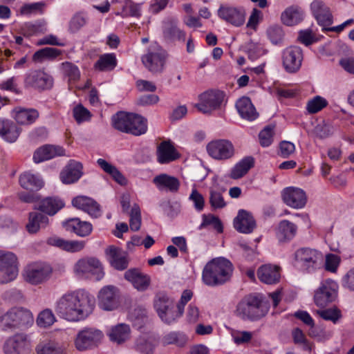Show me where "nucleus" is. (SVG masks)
<instances>
[{
  "label": "nucleus",
  "mask_w": 354,
  "mask_h": 354,
  "mask_svg": "<svg viewBox=\"0 0 354 354\" xmlns=\"http://www.w3.org/2000/svg\"><path fill=\"white\" fill-rule=\"evenodd\" d=\"M95 299L88 292L79 290L64 294L56 302L55 310L63 319L77 322L92 313Z\"/></svg>",
  "instance_id": "1"
},
{
  "label": "nucleus",
  "mask_w": 354,
  "mask_h": 354,
  "mask_svg": "<svg viewBox=\"0 0 354 354\" xmlns=\"http://www.w3.org/2000/svg\"><path fill=\"white\" fill-rule=\"evenodd\" d=\"M233 271L232 263L225 258H217L208 262L203 270V282L209 286L223 284L230 280Z\"/></svg>",
  "instance_id": "2"
},
{
  "label": "nucleus",
  "mask_w": 354,
  "mask_h": 354,
  "mask_svg": "<svg viewBox=\"0 0 354 354\" xmlns=\"http://www.w3.org/2000/svg\"><path fill=\"white\" fill-rule=\"evenodd\" d=\"M269 307L262 297L251 294L244 297L236 307V313L243 320L257 321L263 317Z\"/></svg>",
  "instance_id": "3"
},
{
  "label": "nucleus",
  "mask_w": 354,
  "mask_h": 354,
  "mask_svg": "<svg viewBox=\"0 0 354 354\" xmlns=\"http://www.w3.org/2000/svg\"><path fill=\"white\" fill-rule=\"evenodd\" d=\"M323 259L322 254L313 248H300L294 254V266L304 273H313L319 269Z\"/></svg>",
  "instance_id": "4"
},
{
  "label": "nucleus",
  "mask_w": 354,
  "mask_h": 354,
  "mask_svg": "<svg viewBox=\"0 0 354 354\" xmlns=\"http://www.w3.org/2000/svg\"><path fill=\"white\" fill-rule=\"evenodd\" d=\"M34 318L32 313L23 307H14L0 315V325L3 330L27 327L32 325Z\"/></svg>",
  "instance_id": "5"
},
{
  "label": "nucleus",
  "mask_w": 354,
  "mask_h": 354,
  "mask_svg": "<svg viewBox=\"0 0 354 354\" xmlns=\"http://www.w3.org/2000/svg\"><path fill=\"white\" fill-rule=\"evenodd\" d=\"M73 271L79 277L95 281L101 280L104 276L103 266L95 257L79 259L74 265Z\"/></svg>",
  "instance_id": "6"
},
{
  "label": "nucleus",
  "mask_w": 354,
  "mask_h": 354,
  "mask_svg": "<svg viewBox=\"0 0 354 354\" xmlns=\"http://www.w3.org/2000/svg\"><path fill=\"white\" fill-rule=\"evenodd\" d=\"M167 52L157 44H151L142 57L144 66L153 73H162L167 63Z\"/></svg>",
  "instance_id": "7"
},
{
  "label": "nucleus",
  "mask_w": 354,
  "mask_h": 354,
  "mask_svg": "<svg viewBox=\"0 0 354 354\" xmlns=\"http://www.w3.org/2000/svg\"><path fill=\"white\" fill-rule=\"evenodd\" d=\"M52 267L44 262H35L28 265L24 270V279L32 285H38L48 281L52 274Z\"/></svg>",
  "instance_id": "8"
},
{
  "label": "nucleus",
  "mask_w": 354,
  "mask_h": 354,
  "mask_svg": "<svg viewBox=\"0 0 354 354\" xmlns=\"http://www.w3.org/2000/svg\"><path fill=\"white\" fill-rule=\"evenodd\" d=\"M338 285L332 280L327 279L321 283L315 290L314 301L317 306L324 307L333 302L337 297Z\"/></svg>",
  "instance_id": "9"
},
{
  "label": "nucleus",
  "mask_w": 354,
  "mask_h": 354,
  "mask_svg": "<svg viewBox=\"0 0 354 354\" xmlns=\"http://www.w3.org/2000/svg\"><path fill=\"white\" fill-rule=\"evenodd\" d=\"M103 337L102 333L94 328H85L80 331L75 339V347L78 351H85L96 346Z\"/></svg>",
  "instance_id": "10"
},
{
  "label": "nucleus",
  "mask_w": 354,
  "mask_h": 354,
  "mask_svg": "<svg viewBox=\"0 0 354 354\" xmlns=\"http://www.w3.org/2000/svg\"><path fill=\"white\" fill-rule=\"evenodd\" d=\"M224 93L220 91H209L200 95V102L196 105L203 113H209L220 107L224 99Z\"/></svg>",
  "instance_id": "11"
},
{
  "label": "nucleus",
  "mask_w": 354,
  "mask_h": 354,
  "mask_svg": "<svg viewBox=\"0 0 354 354\" xmlns=\"http://www.w3.org/2000/svg\"><path fill=\"white\" fill-rule=\"evenodd\" d=\"M218 16L228 24L239 27L245 21V11L242 7L221 5L218 10Z\"/></svg>",
  "instance_id": "12"
},
{
  "label": "nucleus",
  "mask_w": 354,
  "mask_h": 354,
  "mask_svg": "<svg viewBox=\"0 0 354 354\" xmlns=\"http://www.w3.org/2000/svg\"><path fill=\"white\" fill-rule=\"evenodd\" d=\"M208 154L216 160H227L234 154V147L227 140H216L207 145Z\"/></svg>",
  "instance_id": "13"
},
{
  "label": "nucleus",
  "mask_w": 354,
  "mask_h": 354,
  "mask_svg": "<svg viewBox=\"0 0 354 354\" xmlns=\"http://www.w3.org/2000/svg\"><path fill=\"white\" fill-rule=\"evenodd\" d=\"M303 60V52L299 46H289L282 53V63L288 73H296L299 70Z\"/></svg>",
  "instance_id": "14"
},
{
  "label": "nucleus",
  "mask_w": 354,
  "mask_h": 354,
  "mask_svg": "<svg viewBox=\"0 0 354 354\" xmlns=\"http://www.w3.org/2000/svg\"><path fill=\"white\" fill-rule=\"evenodd\" d=\"M119 290L113 286H106L99 292V306L106 310H113L119 306Z\"/></svg>",
  "instance_id": "15"
},
{
  "label": "nucleus",
  "mask_w": 354,
  "mask_h": 354,
  "mask_svg": "<svg viewBox=\"0 0 354 354\" xmlns=\"http://www.w3.org/2000/svg\"><path fill=\"white\" fill-rule=\"evenodd\" d=\"M282 198L283 202L294 209L303 208L307 202L306 193L299 188L287 187L283 190Z\"/></svg>",
  "instance_id": "16"
},
{
  "label": "nucleus",
  "mask_w": 354,
  "mask_h": 354,
  "mask_svg": "<svg viewBox=\"0 0 354 354\" xmlns=\"http://www.w3.org/2000/svg\"><path fill=\"white\" fill-rule=\"evenodd\" d=\"M5 354H27L29 351V342L26 335L17 334L8 338L3 346Z\"/></svg>",
  "instance_id": "17"
},
{
  "label": "nucleus",
  "mask_w": 354,
  "mask_h": 354,
  "mask_svg": "<svg viewBox=\"0 0 354 354\" xmlns=\"http://www.w3.org/2000/svg\"><path fill=\"white\" fill-rule=\"evenodd\" d=\"M53 77L42 71H35L26 75L25 84L37 89H49L53 86Z\"/></svg>",
  "instance_id": "18"
},
{
  "label": "nucleus",
  "mask_w": 354,
  "mask_h": 354,
  "mask_svg": "<svg viewBox=\"0 0 354 354\" xmlns=\"http://www.w3.org/2000/svg\"><path fill=\"white\" fill-rule=\"evenodd\" d=\"M124 277L132 284L134 288L141 292L147 290L151 283L150 277L138 268H131L127 270Z\"/></svg>",
  "instance_id": "19"
},
{
  "label": "nucleus",
  "mask_w": 354,
  "mask_h": 354,
  "mask_svg": "<svg viewBox=\"0 0 354 354\" xmlns=\"http://www.w3.org/2000/svg\"><path fill=\"white\" fill-rule=\"evenodd\" d=\"M310 8L314 17L318 24L323 27V30L329 31L328 28H326V26L330 25L333 22V17L329 8L319 0L313 1Z\"/></svg>",
  "instance_id": "20"
},
{
  "label": "nucleus",
  "mask_w": 354,
  "mask_h": 354,
  "mask_svg": "<svg viewBox=\"0 0 354 354\" xmlns=\"http://www.w3.org/2000/svg\"><path fill=\"white\" fill-rule=\"evenodd\" d=\"M72 205L77 209H81L91 216L97 218L101 216L100 205L93 198L86 196H78L72 200Z\"/></svg>",
  "instance_id": "21"
},
{
  "label": "nucleus",
  "mask_w": 354,
  "mask_h": 354,
  "mask_svg": "<svg viewBox=\"0 0 354 354\" xmlns=\"http://www.w3.org/2000/svg\"><path fill=\"white\" fill-rule=\"evenodd\" d=\"M234 228L241 233H251L256 227V221L249 212L240 209L234 219Z\"/></svg>",
  "instance_id": "22"
},
{
  "label": "nucleus",
  "mask_w": 354,
  "mask_h": 354,
  "mask_svg": "<svg viewBox=\"0 0 354 354\" xmlns=\"http://www.w3.org/2000/svg\"><path fill=\"white\" fill-rule=\"evenodd\" d=\"M82 165L75 160H70L60 173V179L64 184L77 182L82 176Z\"/></svg>",
  "instance_id": "23"
},
{
  "label": "nucleus",
  "mask_w": 354,
  "mask_h": 354,
  "mask_svg": "<svg viewBox=\"0 0 354 354\" xmlns=\"http://www.w3.org/2000/svg\"><path fill=\"white\" fill-rule=\"evenodd\" d=\"M65 156V149L60 146L46 145L37 149L33 155L36 163L46 161L57 156Z\"/></svg>",
  "instance_id": "24"
},
{
  "label": "nucleus",
  "mask_w": 354,
  "mask_h": 354,
  "mask_svg": "<svg viewBox=\"0 0 354 354\" xmlns=\"http://www.w3.org/2000/svg\"><path fill=\"white\" fill-rule=\"evenodd\" d=\"M106 254L111 266L118 270H123L128 267L129 261L127 254L120 248L109 246L106 250Z\"/></svg>",
  "instance_id": "25"
},
{
  "label": "nucleus",
  "mask_w": 354,
  "mask_h": 354,
  "mask_svg": "<svg viewBox=\"0 0 354 354\" xmlns=\"http://www.w3.org/2000/svg\"><path fill=\"white\" fill-rule=\"evenodd\" d=\"M67 231L75 233L76 235L85 237L88 236L93 230L92 225L87 221H82L79 218H73L63 223Z\"/></svg>",
  "instance_id": "26"
},
{
  "label": "nucleus",
  "mask_w": 354,
  "mask_h": 354,
  "mask_svg": "<svg viewBox=\"0 0 354 354\" xmlns=\"http://www.w3.org/2000/svg\"><path fill=\"white\" fill-rule=\"evenodd\" d=\"M64 207V203L62 199L58 197L50 196L40 201L35 207V209L49 216H53Z\"/></svg>",
  "instance_id": "27"
},
{
  "label": "nucleus",
  "mask_w": 354,
  "mask_h": 354,
  "mask_svg": "<svg viewBox=\"0 0 354 354\" xmlns=\"http://www.w3.org/2000/svg\"><path fill=\"white\" fill-rule=\"evenodd\" d=\"M259 279L266 284H274L279 281V267L271 264H265L257 270Z\"/></svg>",
  "instance_id": "28"
},
{
  "label": "nucleus",
  "mask_w": 354,
  "mask_h": 354,
  "mask_svg": "<svg viewBox=\"0 0 354 354\" xmlns=\"http://www.w3.org/2000/svg\"><path fill=\"white\" fill-rule=\"evenodd\" d=\"M47 242L50 245L69 252H80L84 248L86 244L84 241H68L57 236L49 238Z\"/></svg>",
  "instance_id": "29"
},
{
  "label": "nucleus",
  "mask_w": 354,
  "mask_h": 354,
  "mask_svg": "<svg viewBox=\"0 0 354 354\" xmlns=\"http://www.w3.org/2000/svg\"><path fill=\"white\" fill-rule=\"evenodd\" d=\"M297 232V226L288 220H282L276 229V236L280 242L292 240Z\"/></svg>",
  "instance_id": "30"
},
{
  "label": "nucleus",
  "mask_w": 354,
  "mask_h": 354,
  "mask_svg": "<svg viewBox=\"0 0 354 354\" xmlns=\"http://www.w3.org/2000/svg\"><path fill=\"white\" fill-rule=\"evenodd\" d=\"M131 113L123 111L118 112L113 115L111 118L113 127L122 132L127 133H138L141 131L136 128L129 129V122L131 121Z\"/></svg>",
  "instance_id": "31"
},
{
  "label": "nucleus",
  "mask_w": 354,
  "mask_h": 354,
  "mask_svg": "<svg viewBox=\"0 0 354 354\" xmlns=\"http://www.w3.org/2000/svg\"><path fill=\"white\" fill-rule=\"evenodd\" d=\"M21 129L11 120H0V136L8 142H14L18 138Z\"/></svg>",
  "instance_id": "32"
},
{
  "label": "nucleus",
  "mask_w": 354,
  "mask_h": 354,
  "mask_svg": "<svg viewBox=\"0 0 354 354\" xmlns=\"http://www.w3.org/2000/svg\"><path fill=\"white\" fill-rule=\"evenodd\" d=\"M19 183L21 187L31 192L38 191L44 186L42 179L37 175L29 171L19 176Z\"/></svg>",
  "instance_id": "33"
},
{
  "label": "nucleus",
  "mask_w": 354,
  "mask_h": 354,
  "mask_svg": "<svg viewBox=\"0 0 354 354\" xmlns=\"http://www.w3.org/2000/svg\"><path fill=\"white\" fill-rule=\"evenodd\" d=\"M48 217L41 212H30L28 215V222L26 224V230L30 234H35L41 228L46 227L48 224Z\"/></svg>",
  "instance_id": "34"
},
{
  "label": "nucleus",
  "mask_w": 354,
  "mask_h": 354,
  "mask_svg": "<svg viewBox=\"0 0 354 354\" xmlns=\"http://www.w3.org/2000/svg\"><path fill=\"white\" fill-rule=\"evenodd\" d=\"M236 109L241 118L248 120H254L258 117L254 105L248 97H242L236 103Z\"/></svg>",
  "instance_id": "35"
},
{
  "label": "nucleus",
  "mask_w": 354,
  "mask_h": 354,
  "mask_svg": "<svg viewBox=\"0 0 354 354\" xmlns=\"http://www.w3.org/2000/svg\"><path fill=\"white\" fill-rule=\"evenodd\" d=\"M157 160L160 164L169 163L176 158V149L169 141H163L157 147Z\"/></svg>",
  "instance_id": "36"
},
{
  "label": "nucleus",
  "mask_w": 354,
  "mask_h": 354,
  "mask_svg": "<svg viewBox=\"0 0 354 354\" xmlns=\"http://www.w3.org/2000/svg\"><path fill=\"white\" fill-rule=\"evenodd\" d=\"M12 115L17 123L21 124H30L39 117V113L33 109H24L16 107L12 112Z\"/></svg>",
  "instance_id": "37"
},
{
  "label": "nucleus",
  "mask_w": 354,
  "mask_h": 354,
  "mask_svg": "<svg viewBox=\"0 0 354 354\" xmlns=\"http://www.w3.org/2000/svg\"><path fill=\"white\" fill-rule=\"evenodd\" d=\"M303 11L297 6H292L287 8L281 16L283 24L289 26L299 24L303 20Z\"/></svg>",
  "instance_id": "38"
},
{
  "label": "nucleus",
  "mask_w": 354,
  "mask_h": 354,
  "mask_svg": "<svg viewBox=\"0 0 354 354\" xmlns=\"http://www.w3.org/2000/svg\"><path fill=\"white\" fill-rule=\"evenodd\" d=\"M153 184L162 192L177 191V178L166 174H161L153 179Z\"/></svg>",
  "instance_id": "39"
},
{
  "label": "nucleus",
  "mask_w": 354,
  "mask_h": 354,
  "mask_svg": "<svg viewBox=\"0 0 354 354\" xmlns=\"http://www.w3.org/2000/svg\"><path fill=\"white\" fill-rule=\"evenodd\" d=\"M130 327L126 324H119L111 328L108 335L111 342L118 344L127 341L130 337Z\"/></svg>",
  "instance_id": "40"
},
{
  "label": "nucleus",
  "mask_w": 354,
  "mask_h": 354,
  "mask_svg": "<svg viewBox=\"0 0 354 354\" xmlns=\"http://www.w3.org/2000/svg\"><path fill=\"white\" fill-rule=\"evenodd\" d=\"M97 163L104 172L109 174L119 185H126L127 184V178L116 167L102 158H99Z\"/></svg>",
  "instance_id": "41"
},
{
  "label": "nucleus",
  "mask_w": 354,
  "mask_h": 354,
  "mask_svg": "<svg viewBox=\"0 0 354 354\" xmlns=\"http://www.w3.org/2000/svg\"><path fill=\"white\" fill-rule=\"evenodd\" d=\"M35 351L37 354H64V348L53 341H43L39 343Z\"/></svg>",
  "instance_id": "42"
},
{
  "label": "nucleus",
  "mask_w": 354,
  "mask_h": 354,
  "mask_svg": "<svg viewBox=\"0 0 354 354\" xmlns=\"http://www.w3.org/2000/svg\"><path fill=\"white\" fill-rule=\"evenodd\" d=\"M254 166V158L246 157L242 159L233 168L231 176L234 179H238L243 177Z\"/></svg>",
  "instance_id": "43"
},
{
  "label": "nucleus",
  "mask_w": 354,
  "mask_h": 354,
  "mask_svg": "<svg viewBox=\"0 0 354 354\" xmlns=\"http://www.w3.org/2000/svg\"><path fill=\"white\" fill-rule=\"evenodd\" d=\"M117 65L115 55L113 53L104 54L95 64V68L100 71H111Z\"/></svg>",
  "instance_id": "44"
},
{
  "label": "nucleus",
  "mask_w": 354,
  "mask_h": 354,
  "mask_svg": "<svg viewBox=\"0 0 354 354\" xmlns=\"http://www.w3.org/2000/svg\"><path fill=\"white\" fill-rule=\"evenodd\" d=\"M135 348L142 354H152L154 348L152 339L146 336L139 337L136 341Z\"/></svg>",
  "instance_id": "45"
},
{
  "label": "nucleus",
  "mask_w": 354,
  "mask_h": 354,
  "mask_svg": "<svg viewBox=\"0 0 354 354\" xmlns=\"http://www.w3.org/2000/svg\"><path fill=\"white\" fill-rule=\"evenodd\" d=\"M62 54V50L57 48L46 47L36 51L32 59L35 62H41L43 59H54Z\"/></svg>",
  "instance_id": "46"
},
{
  "label": "nucleus",
  "mask_w": 354,
  "mask_h": 354,
  "mask_svg": "<svg viewBox=\"0 0 354 354\" xmlns=\"http://www.w3.org/2000/svg\"><path fill=\"white\" fill-rule=\"evenodd\" d=\"M317 315L326 321L337 324L342 318V312L337 307L329 308L317 311Z\"/></svg>",
  "instance_id": "47"
},
{
  "label": "nucleus",
  "mask_w": 354,
  "mask_h": 354,
  "mask_svg": "<svg viewBox=\"0 0 354 354\" xmlns=\"http://www.w3.org/2000/svg\"><path fill=\"white\" fill-rule=\"evenodd\" d=\"M61 68L64 75L68 78L70 82H76L80 79V70L74 64L69 62H63Z\"/></svg>",
  "instance_id": "48"
},
{
  "label": "nucleus",
  "mask_w": 354,
  "mask_h": 354,
  "mask_svg": "<svg viewBox=\"0 0 354 354\" xmlns=\"http://www.w3.org/2000/svg\"><path fill=\"white\" fill-rule=\"evenodd\" d=\"M173 304V302L163 295H158L154 300V307L160 317H163L165 310H169V307Z\"/></svg>",
  "instance_id": "49"
},
{
  "label": "nucleus",
  "mask_w": 354,
  "mask_h": 354,
  "mask_svg": "<svg viewBox=\"0 0 354 354\" xmlns=\"http://www.w3.org/2000/svg\"><path fill=\"white\" fill-rule=\"evenodd\" d=\"M132 128H136L138 131H141L138 133H131L132 135L140 136L145 133L147 129L146 120L139 115L131 113L129 129Z\"/></svg>",
  "instance_id": "50"
},
{
  "label": "nucleus",
  "mask_w": 354,
  "mask_h": 354,
  "mask_svg": "<svg viewBox=\"0 0 354 354\" xmlns=\"http://www.w3.org/2000/svg\"><path fill=\"white\" fill-rule=\"evenodd\" d=\"M55 317L50 309H46L41 311L37 319V324L42 328L50 326L55 322Z\"/></svg>",
  "instance_id": "51"
},
{
  "label": "nucleus",
  "mask_w": 354,
  "mask_h": 354,
  "mask_svg": "<svg viewBox=\"0 0 354 354\" xmlns=\"http://www.w3.org/2000/svg\"><path fill=\"white\" fill-rule=\"evenodd\" d=\"M293 342L295 344L300 345L302 349L307 351H310L312 349L311 344L307 340L303 331L297 328L292 332Z\"/></svg>",
  "instance_id": "52"
},
{
  "label": "nucleus",
  "mask_w": 354,
  "mask_h": 354,
  "mask_svg": "<svg viewBox=\"0 0 354 354\" xmlns=\"http://www.w3.org/2000/svg\"><path fill=\"white\" fill-rule=\"evenodd\" d=\"M328 102L324 97L317 95L309 100L306 105V109L310 113H316L326 107Z\"/></svg>",
  "instance_id": "53"
},
{
  "label": "nucleus",
  "mask_w": 354,
  "mask_h": 354,
  "mask_svg": "<svg viewBox=\"0 0 354 354\" xmlns=\"http://www.w3.org/2000/svg\"><path fill=\"white\" fill-rule=\"evenodd\" d=\"M17 268V258L16 255L11 252H5L0 250V267Z\"/></svg>",
  "instance_id": "54"
},
{
  "label": "nucleus",
  "mask_w": 354,
  "mask_h": 354,
  "mask_svg": "<svg viewBox=\"0 0 354 354\" xmlns=\"http://www.w3.org/2000/svg\"><path fill=\"white\" fill-rule=\"evenodd\" d=\"M267 35L270 41L274 44H281L283 41L284 32L281 26H272L268 28Z\"/></svg>",
  "instance_id": "55"
},
{
  "label": "nucleus",
  "mask_w": 354,
  "mask_h": 354,
  "mask_svg": "<svg viewBox=\"0 0 354 354\" xmlns=\"http://www.w3.org/2000/svg\"><path fill=\"white\" fill-rule=\"evenodd\" d=\"M141 225V213L138 205H134L130 214L129 226L131 230L138 231Z\"/></svg>",
  "instance_id": "56"
},
{
  "label": "nucleus",
  "mask_w": 354,
  "mask_h": 354,
  "mask_svg": "<svg viewBox=\"0 0 354 354\" xmlns=\"http://www.w3.org/2000/svg\"><path fill=\"white\" fill-rule=\"evenodd\" d=\"M209 204L214 209H222L226 206L222 194L214 189L209 190Z\"/></svg>",
  "instance_id": "57"
},
{
  "label": "nucleus",
  "mask_w": 354,
  "mask_h": 354,
  "mask_svg": "<svg viewBox=\"0 0 354 354\" xmlns=\"http://www.w3.org/2000/svg\"><path fill=\"white\" fill-rule=\"evenodd\" d=\"M163 35L166 42H175L176 38V25L175 21H167L165 23Z\"/></svg>",
  "instance_id": "58"
},
{
  "label": "nucleus",
  "mask_w": 354,
  "mask_h": 354,
  "mask_svg": "<svg viewBox=\"0 0 354 354\" xmlns=\"http://www.w3.org/2000/svg\"><path fill=\"white\" fill-rule=\"evenodd\" d=\"M18 274V268L0 267V283L13 281Z\"/></svg>",
  "instance_id": "59"
},
{
  "label": "nucleus",
  "mask_w": 354,
  "mask_h": 354,
  "mask_svg": "<svg viewBox=\"0 0 354 354\" xmlns=\"http://www.w3.org/2000/svg\"><path fill=\"white\" fill-rule=\"evenodd\" d=\"M274 127H266L259 135V142L262 147H268L272 142Z\"/></svg>",
  "instance_id": "60"
},
{
  "label": "nucleus",
  "mask_w": 354,
  "mask_h": 354,
  "mask_svg": "<svg viewBox=\"0 0 354 354\" xmlns=\"http://www.w3.org/2000/svg\"><path fill=\"white\" fill-rule=\"evenodd\" d=\"M298 40L306 46H310L318 41L313 31L309 29L301 30L299 32Z\"/></svg>",
  "instance_id": "61"
},
{
  "label": "nucleus",
  "mask_w": 354,
  "mask_h": 354,
  "mask_svg": "<svg viewBox=\"0 0 354 354\" xmlns=\"http://www.w3.org/2000/svg\"><path fill=\"white\" fill-rule=\"evenodd\" d=\"M73 112V116L78 123L88 120L91 118L89 111L81 104L76 106Z\"/></svg>",
  "instance_id": "62"
},
{
  "label": "nucleus",
  "mask_w": 354,
  "mask_h": 354,
  "mask_svg": "<svg viewBox=\"0 0 354 354\" xmlns=\"http://www.w3.org/2000/svg\"><path fill=\"white\" fill-rule=\"evenodd\" d=\"M314 133L316 137L324 139L333 134V127L326 124H319L314 129Z\"/></svg>",
  "instance_id": "63"
},
{
  "label": "nucleus",
  "mask_w": 354,
  "mask_h": 354,
  "mask_svg": "<svg viewBox=\"0 0 354 354\" xmlns=\"http://www.w3.org/2000/svg\"><path fill=\"white\" fill-rule=\"evenodd\" d=\"M129 9V13L124 15V17L131 16L133 17H140L141 16V4L133 2L131 0L125 1V6L123 10Z\"/></svg>",
  "instance_id": "64"
}]
</instances>
